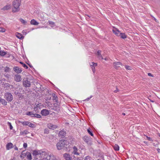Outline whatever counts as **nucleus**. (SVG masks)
<instances>
[{"instance_id":"1","label":"nucleus","mask_w":160,"mask_h":160,"mask_svg":"<svg viewBox=\"0 0 160 160\" xmlns=\"http://www.w3.org/2000/svg\"><path fill=\"white\" fill-rule=\"evenodd\" d=\"M35 160H59L52 155H49L45 152L34 150L32 153Z\"/></svg>"},{"instance_id":"2","label":"nucleus","mask_w":160,"mask_h":160,"mask_svg":"<svg viewBox=\"0 0 160 160\" xmlns=\"http://www.w3.org/2000/svg\"><path fill=\"white\" fill-rule=\"evenodd\" d=\"M21 2L19 0H15L13 1L12 5L13 8L12 12H18L20 10L19 6L20 5Z\"/></svg>"},{"instance_id":"3","label":"nucleus","mask_w":160,"mask_h":160,"mask_svg":"<svg viewBox=\"0 0 160 160\" xmlns=\"http://www.w3.org/2000/svg\"><path fill=\"white\" fill-rule=\"evenodd\" d=\"M68 142L66 141L60 140L57 144V147L58 150H60L63 148L64 147L67 148Z\"/></svg>"},{"instance_id":"4","label":"nucleus","mask_w":160,"mask_h":160,"mask_svg":"<svg viewBox=\"0 0 160 160\" xmlns=\"http://www.w3.org/2000/svg\"><path fill=\"white\" fill-rule=\"evenodd\" d=\"M22 84L23 86L26 88H29L31 87V82L27 78H24L23 79Z\"/></svg>"},{"instance_id":"5","label":"nucleus","mask_w":160,"mask_h":160,"mask_svg":"<svg viewBox=\"0 0 160 160\" xmlns=\"http://www.w3.org/2000/svg\"><path fill=\"white\" fill-rule=\"evenodd\" d=\"M4 98L8 102H11L13 99V96L9 92H6L5 93Z\"/></svg>"},{"instance_id":"6","label":"nucleus","mask_w":160,"mask_h":160,"mask_svg":"<svg viewBox=\"0 0 160 160\" xmlns=\"http://www.w3.org/2000/svg\"><path fill=\"white\" fill-rule=\"evenodd\" d=\"M83 139L84 142H85L88 145H91L92 144V141H91V138L87 136H85L83 137Z\"/></svg>"},{"instance_id":"7","label":"nucleus","mask_w":160,"mask_h":160,"mask_svg":"<svg viewBox=\"0 0 160 160\" xmlns=\"http://www.w3.org/2000/svg\"><path fill=\"white\" fill-rule=\"evenodd\" d=\"M112 31L117 36H119L121 33L119 30L115 27H113Z\"/></svg>"},{"instance_id":"8","label":"nucleus","mask_w":160,"mask_h":160,"mask_svg":"<svg viewBox=\"0 0 160 160\" xmlns=\"http://www.w3.org/2000/svg\"><path fill=\"white\" fill-rule=\"evenodd\" d=\"M113 66L116 69H117L122 65L120 62H114L113 63Z\"/></svg>"},{"instance_id":"9","label":"nucleus","mask_w":160,"mask_h":160,"mask_svg":"<svg viewBox=\"0 0 160 160\" xmlns=\"http://www.w3.org/2000/svg\"><path fill=\"white\" fill-rule=\"evenodd\" d=\"M41 113L42 115L46 116L49 114V112L48 110L44 109L41 111Z\"/></svg>"},{"instance_id":"10","label":"nucleus","mask_w":160,"mask_h":160,"mask_svg":"<svg viewBox=\"0 0 160 160\" xmlns=\"http://www.w3.org/2000/svg\"><path fill=\"white\" fill-rule=\"evenodd\" d=\"M14 80L17 82H20L21 80V76L19 75H16L14 76Z\"/></svg>"},{"instance_id":"11","label":"nucleus","mask_w":160,"mask_h":160,"mask_svg":"<svg viewBox=\"0 0 160 160\" xmlns=\"http://www.w3.org/2000/svg\"><path fill=\"white\" fill-rule=\"evenodd\" d=\"M48 127L50 129L54 130L58 126L56 125H53L51 123H49L48 124Z\"/></svg>"},{"instance_id":"12","label":"nucleus","mask_w":160,"mask_h":160,"mask_svg":"<svg viewBox=\"0 0 160 160\" xmlns=\"http://www.w3.org/2000/svg\"><path fill=\"white\" fill-rule=\"evenodd\" d=\"M63 157L66 160H72V158L68 153H65L63 154Z\"/></svg>"},{"instance_id":"13","label":"nucleus","mask_w":160,"mask_h":160,"mask_svg":"<svg viewBox=\"0 0 160 160\" xmlns=\"http://www.w3.org/2000/svg\"><path fill=\"white\" fill-rule=\"evenodd\" d=\"M92 64L90 65L91 67L92 68V71L93 73H94L95 71V67L97 65V63L92 62Z\"/></svg>"},{"instance_id":"14","label":"nucleus","mask_w":160,"mask_h":160,"mask_svg":"<svg viewBox=\"0 0 160 160\" xmlns=\"http://www.w3.org/2000/svg\"><path fill=\"white\" fill-rule=\"evenodd\" d=\"M14 70L17 73H20L22 72L21 69L18 67L13 68Z\"/></svg>"},{"instance_id":"15","label":"nucleus","mask_w":160,"mask_h":160,"mask_svg":"<svg viewBox=\"0 0 160 160\" xmlns=\"http://www.w3.org/2000/svg\"><path fill=\"white\" fill-rule=\"evenodd\" d=\"M73 151L72 152V154H74V155H79V153L77 152L78 151V149L76 147H73Z\"/></svg>"},{"instance_id":"16","label":"nucleus","mask_w":160,"mask_h":160,"mask_svg":"<svg viewBox=\"0 0 160 160\" xmlns=\"http://www.w3.org/2000/svg\"><path fill=\"white\" fill-rule=\"evenodd\" d=\"M6 147L7 149L9 150L13 147V145L12 143L9 142L7 144Z\"/></svg>"},{"instance_id":"17","label":"nucleus","mask_w":160,"mask_h":160,"mask_svg":"<svg viewBox=\"0 0 160 160\" xmlns=\"http://www.w3.org/2000/svg\"><path fill=\"white\" fill-rule=\"evenodd\" d=\"M11 6L10 5H7L6 6H4L3 8H2V10H7L10 9L11 8Z\"/></svg>"},{"instance_id":"18","label":"nucleus","mask_w":160,"mask_h":160,"mask_svg":"<svg viewBox=\"0 0 160 160\" xmlns=\"http://www.w3.org/2000/svg\"><path fill=\"white\" fill-rule=\"evenodd\" d=\"M16 36L18 38L21 39H22L24 38V36L22 34L18 32L16 33Z\"/></svg>"},{"instance_id":"19","label":"nucleus","mask_w":160,"mask_h":160,"mask_svg":"<svg viewBox=\"0 0 160 160\" xmlns=\"http://www.w3.org/2000/svg\"><path fill=\"white\" fill-rule=\"evenodd\" d=\"M27 158L28 160H31L32 159V156L31 154L29 152H26Z\"/></svg>"},{"instance_id":"20","label":"nucleus","mask_w":160,"mask_h":160,"mask_svg":"<svg viewBox=\"0 0 160 160\" xmlns=\"http://www.w3.org/2000/svg\"><path fill=\"white\" fill-rule=\"evenodd\" d=\"M30 23L31 24L34 25H37L39 24V23L34 19H33L31 21Z\"/></svg>"},{"instance_id":"21","label":"nucleus","mask_w":160,"mask_h":160,"mask_svg":"<svg viewBox=\"0 0 160 160\" xmlns=\"http://www.w3.org/2000/svg\"><path fill=\"white\" fill-rule=\"evenodd\" d=\"M101 51L98 50L97 52V55L99 59H103V58L101 54Z\"/></svg>"},{"instance_id":"22","label":"nucleus","mask_w":160,"mask_h":160,"mask_svg":"<svg viewBox=\"0 0 160 160\" xmlns=\"http://www.w3.org/2000/svg\"><path fill=\"white\" fill-rule=\"evenodd\" d=\"M66 132L64 130L61 131L59 133V135L61 136H63L65 135Z\"/></svg>"},{"instance_id":"23","label":"nucleus","mask_w":160,"mask_h":160,"mask_svg":"<svg viewBox=\"0 0 160 160\" xmlns=\"http://www.w3.org/2000/svg\"><path fill=\"white\" fill-rule=\"evenodd\" d=\"M120 37L123 39H124L127 38V36L124 33H121L120 34L119 36Z\"/></svg>"},{"instance_id":"24","label":"nucleus","mask_w":160,"mask_h":160,"mask_svg":"<svg viewBox=\"0 0 160 160\" xmlns=\"http://www.w3.org/2000/svg\"><path fill=\"white\" fill-rule=\"evenodd\" d=\"M0 102L2 103L4 105H6L7 104V102L5 101V100L3 99H0Z\"/></svg>"},{"instance_id":"25","label":"nucleus","mask_w":160,"mask_h":160,"mask_svg":"<svg viewBox=\"0 0 160 160\" xmlns=\"http://www.w3.org/2000/svg\"><path fill=\"white\" fill-rule=\"evenodd\" d=\"M114 149L116 151H118L119 150V146L117 144H115L113 146Z\"/></svg>"},{"instance_id":"26","label":"nucleus","mask_w":160,"mask_h":160,"mask_svg":"<svg viewBox=\"0 0 160 160\" xmlns=\"http://www.w3.org/2000/svg\"><path fill=\"white\" fill-rule=\"evenodd\" d=\"M28 126L31 128H34L35 127V125L29 122Z\"/></svg>"},{"instance_id":"27","label":"nucleus","mask_w":160,"mask_h":160,"mask_svg":"<svg viewBox=\"0 0 160 160\" xmlns=\"http://www.w3.org/2000/svg\"><path fill=\"white\" fill-rule=\"evenodd\" d=\"M6 54V52L2 51H0V55L1 56H5Z\"/></svg>"},{"instance_id":"28","label":"nucleus","mask_w":160,"mask_h":160,"mask_svg":"<svg viewBox=\"0 0 160 160\" xmlns=\"http://www.w3.org/2000/svg\"><path fill=\"white\" fill-rule=\"evenodd\" d=\"M29 122L28 121H25V122H21V123L23 125H26L28 126V123Z\"/></svg>"},{"instance_id":"29","label":"nucleus","mask_w":160,"mask_h":160,"mask_svg":"<svg viewBox=\"0 0 160 160\" xmlns=\"http://www.w3.org/2000/svg\"><path fill=\"white\" fill-rule=\"evenodd\" d=\"M48 22L49 23V24L51 25L52 27H53L55 26L54 23L52 21H48Z\"/></svg>"},{"instance_id":"30","label":"nucleus","mask_w":160,"mask_h":160,"mask_svg":"<svg viewBox=\"0 0 160 160\" xmlns=\"http://www.w3.org/2000/svg\"><path fill=\"white\" fill-rule=\"evenodd\" d=\"M42 105L41 103H39L35 107L40 110L41 108V107H42Z\"/></svg>"},{"instance_id":"31","label":"nucleus","mask_w":160,"mask_h":160,"mask_svg":"<svg viewBox=\"0 0 160 160\" xmlns=\"http://www.w3.org/2000/svg\"><path fill=\"white\" fill-rule=\"evenodd\" d=\"M23 152H24V151H23V152H22V153H21V156H21V158H24V157L25 156H27V155H26V153H23Z\"/></svg>"},{"instance_id":"32","label":"nucleus","mask_w":160,"mask_h":160,"mask_svg":"<svg viewBox=\"0 0 160 160\" xmlns=\"http://www.w3.org/2000/svg\"><path fill=\"white\" fill-rule=\"evenodd\" d=\"M87 131L88 132V133L90 134L91 136H93V134L92 132L90 131V129H87Z\"/></svg>"},{"instance_id":"33","label":"nucleus","mask_w":160,"mask_h":160,"mask_svg":"<svg viewBox=\"0 0 160 160\" xmlns=\"http://www.w3.org/2000/svg\"><path fill=\"white\" fill-rule=\"evenodd\" d=\"M20 21L22 23L24 24H26L27 23V22L26 21L22 18H20Z\"/></svg>"},{"instance_id":"34","label":"nucleus","mask_w":160,"mask_h":160,"mask_svg":"<svg viewBox=\"0 0 160 160\" xmlns=\"http://www.w3.org/2000/svg\"><path fill=\"white\" fill-rule=\"evenodd\" d=\"M34 110L36 112L38 113L39 112V109H38V108H36L35 107L34 108Z\"/></svg>"},{"instance_id":"35","label":"nucleus","mask_w":160,"mask_h":160,"mask_svg":"<svg viewBox=\"0 0 160 160\" xmlns=\"http://www.w3.org/2000/svg\"><path fill=\"white\" fill-rule=\"evenodd\" d=\"M4 71L5 72H8L10 71V69L7 67H6L4 69Z\"/></svg>"},{"instance_id":"36","label":"nucleus","mask_w":160,"mask_h":160,"mask_svg":"<svg viewBox=\"0 0 160 160\" xmlns=\"http://www.w3.org/2000/svg\"><path fill=\"white\" fill-rule=\"evenodd\" d=\"M5 31V29L2 28V27H0V32H4Z\"/></svg>"},{"instance_id":"37","label":"nucleus","mask_w":160,"mask_h":160,"mask_svg":"<svg viewBox=\"0 0 160 160\" xmlns=\"http://www.w3.org/2000/svg\"><path fill=\"white\" fill-rule=\"evenodd\" d=\"M8 125L10 126V128L11 130L13 128V127L12 126L10 122H8Z\"/></svg>"},{"instance_id":"38","label":"nucleus","mask_w":160,"mask_h":160,"mask_svg":"<svg viewBox=\"0 0 160 160\" xmlns=\"http://www.w3.org/2000/svg\"><path fill=\"white\" fill-rule=\"evenodd\" d=\"M125 68L127 70H131L132 69L131 67L129 66L126 65V66H125Z\"/></svg>"},{"instance_id":"39","label":"nucleus","mask_w":160,"mask_h":160,"mask_svg":"<svg viewBox=\"0 0 160 160\" xmlns=\"http://www.w3.org/2000/svg\"><path fill=\"white\" fill-rule=\"evenodd\" d=\"M28 131H24L23 132H21V134L22 133V134L24 135H26L28 133Z\"/></svg>"},{"instance_id":"40","label":"nucleus","mask_w":160,"mask_h":160,"mask_svg":"<svg viewBox=\"0 0 160 160\" xmlns=\"http://www.w3.org/2000/svg\"><path fill=\"white\" fill-rule=\"evenodd\" d=\"M35 117L37 118H41V116L38 114H35Z\"/></svg>"},{"instance_id":"41","label":"nucleus","mask_w":160,"mask_h":160,"mask_svg":"<svg viewBox=\"0 0 160 160\" xmlns=\"http://www.w3.org/2000/svg\"><path fill=\"white\" fill-rule=\"evenodd\" d=\"M5 87L6 88L10 87V84L8 83H6L5 84Z\"/></svg>"},{"instance_id":"42","label":"nucleus","mask_w":160,"mask_h":160,"mask_svg":"<svg viewBox=\"0 0 160 160\" xmlns=\"http://www.w3.org/2000/svg\"><path fill=\"white\" fill-rule=\"evenodd\" d=\"M49 130L48 129H45V130H44V133H45L48 134L49 133Z\"/></svg>"},{"instance_id":"43","label":"nucleus","mask_w":160,"mask_h":160,"mask_svg":"<svg viewBox=\"0 0 160 160\" xmlns=\"http://www.w3.org/2000/svg\"><path fill=\"white\" fill-rule=\"evenodd\" d=\"M32 112H28L27 113L26 115L28 116H31Z\"/></svg>"},{"instance_id":"44","label":"nucleus","mask_w":160,"mask_h":160,"mask_svg":"<svg viewBox=\"0 0 160 160\" xmlns=\"http://www.w3.org/2000/svg\"><path fill=\"white\" fill-rule=\"evenodd\" d=\"M146 137L147 139L148 140H149V141H152V138H151L150 137H148L147 136Z\"/></svg>"},{"instance_id":"45","label":"nucleus","mask_w":160,"mask_h":160,"mask_svg":"<svg viewBox=\"0 0 160 160\" xmlns=\"http://www.w3.org/2000/svg\"><path fill=\"white\" fill-rule=\"evenodd\" d=\"M85 160H90V157L88 156H87L85 158Z\"/></svg>"},{"instance_id":"46","label":"nucleus","mask_w":160,"mask_h":160,"mask_svg":"<svg viewBox=\"0 0 160 160\" xmlns=\"http://www.w3.org/2000/svg\"><path fill=\"white\" fill-rule=\"evenodd\" d=\"M22 65L26 69H27L28 68V67L24 63Z\"/></svg>"},{"instance_id":"47","label":"nucleus","mask_w":160,"mask_h":160,"mask_svg":"<svg viewBox=\"0 0 160 160\" xmlns=\"http://www.w3.org/2000/svg\"><path fill=\"white\" fill-rule=\"evenodd\" d=\"M23 147L25 148H26L27 147V144L26 143H24L23 144Z\"/></svg>"},{"instance_id":"48","label":"nucleus","mask_w":160,"mask_h":160,"mask_svg":"<svg viewBox=\"0 0 160 160\" xmlns=\"http://www.w3.org/2000/svg\"><path fill=\"white\" fill-rule=\"evenodd\" d=\"M57 97H55L54 96L53 97V100H55V101H57Z\"/></svg>"},{"instance_id":"49","label":"nucleus","mask_w":160,"mask_h":160,"mask_svg":"<svg viewBox=\"0 0 160 160\" xmlns=\"http://www.w3.org/2000/svg\"><path fill=\"white\" fill-rule=\"evenodd\" d=\"M148 76H151V77H153V75H152L151 73H148Z\"/></svg>"},{"instance_id":"50","label":"nucleus","mask_w":160,"mask_h":160,"mask_svg":"<svg viewBox=\"0 0 160 160\" xmlns=\"http://www.w3.org/2000/svg\"><path fill=\"white\" fill-rule=\"evenodd\" d=\"M35 114H34L32 113V112L31 116L32 117H35Z\"/></svg>"},{"instance_id":"51","label":"nucleus","mask_w":160,"mask_h":160,"mask_svg":"<svg viewBox=\"0 0 160 160\" xmlns=\"http://www.w3.org/2000/svg\"><path fill=\"white\" fill-rule=\"evenodd\" d=\"M157 150L158 153H160V149L158 148L157 149Z\"/></svg>"},{"instance_id":"52","label":"nucleus","mask_w":160,"mask_h":160,"mask_svg":"<svg viewBox=\"0 0 160 160\" xmlns=\"http://www.w3.org/2000/svg\"><path fill=\"white\" fill-rule=\"evenodd\" d=\"M119 91V90L118 89H117V90H115V91H114V92H118Z\"/></svg>"},{"instance_id":"53","label":"nucleus","mask_w":160,"mask_h":160,"mask_svg":"<svg viewBox=\"0 0 160 160\" xmlns=\"http://www.w3.org/2000/svg\"><path fill=\"white\" fill-rule=\"evenodd\" d=\"M90 18V17L88 16H87V17H86V18L88 20L89 19V18Z\"/></svg>"},{"instance_id":"54","label":"nucleus","mask_w":160,"mask_h":160,"mask_svg":"<svg viewBox=\"0 0 160 160\" xmlns=\"http://www.w3.org/2000/svg\"><path fill=\"white\" fill-rule=\"evenodd\" d=\"M15 150H18V148L17 147H16L14 148Z\"/></svg>"},{"instance_id":"55","label":"nucleus","mask_w":160,"mask_h":160,"mask_svg":"<svg viewBox=\"0 0 160 160\" xmlns=\"http://www.w3.org/2000/svg\"><path fill=\"white\" fill-rule=\"evenodd\" d=\"M154 20H155V21L156 22H158V21L155 18H154Z\"/></svg>"},{"instance_id":"56","label":"nucleus","mask_w":160,"mask_h":160,"mask_svg":"<svg viewBox=\"0 0 160 160\" xmlns=\"http://www.w3.org/2000/svg\"><path fill=\"white\" fill-rule=\"evenodd\" d=\"M22 33H25V34H26V33L25 32V31L24 30L22 31Z\"/></svg>"},{"instance_id":"57","label":"nucleus","mask_w":160,"mask_h":160,"mask_svg":"<svg viewBox=\"0 0 160 160\" xmlns=\"http://www.w3.org/2000/svg\"><path fill=\"white\" fill-rule=\"evenodd\" d=\"M122 115H124H124H125V113H122Z\"/></svg>"},{"instance_id":"58","label":"nucleus","mask_w":160,"mask_h":160,"mask_svg":"<svg viewBox=\"0 0 160 160\" xmlns=\"http://www.w3.org/2000/svg\"><path fill=\"white\" fill-rule=\"evenodd\" d=\"M20 63L21 64H22V65L24 64L23 62H20Z\"/></svg>"},{"instance_id":"59","label":"nucleus","mask_w":160,"mask_h":160,"mask_svg":"<svg viewBox=\"0 0 160 160\" xmlns=\"http://www.w3.org/2000/svg\"><path fill=\"white\" fill-rule=\"evenodd\" d=\"M92 97H91L90 98H88V99H86V100H87V99H88V100H89V99H90V98H91Z\"/></svg>"},{"instance_id":"60","label":"nucleus","mask_w":160,"mask_h":160,"mask_svg":"<svg viewBox=\"0 0 160 160\" xmlns=\"http://www.w3.org/2000/svg\"><path fill=\"white\" fill-rule=\"evenodd\" d=\"M150 101H151V102H154V101H153L152 100H150Z\"/></svg>"},{"instance_id":"61","label":"nucleus","mask_w":160,"mask_h":160,"mask_svg":"<svg viewBox=\"0 0 160 160\" xmlns=\"http://www.w3.org/2000/svg\"><path fill=\"white\" fill-rule=\"evenodd\" d=\"M160 137V134H159V135H158Z\"/></svg>"}]
</instances>
